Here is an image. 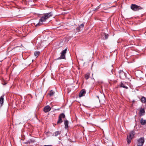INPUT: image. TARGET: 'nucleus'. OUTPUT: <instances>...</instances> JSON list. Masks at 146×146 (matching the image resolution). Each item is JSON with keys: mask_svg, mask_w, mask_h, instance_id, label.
<instances>
[{"mask_svg": "<svg viewBox=\"0 0 146 146\" xmlns=\"http://www.w3.org/2000/svg\"><path fill=\"white\" fill-rule=\"evenodd\" d=\"M144 137H141L137 141V144L138 146H142L143 145L144 142Z\"/></svg>", "mask_w": 146, "mask_h": 146, "instance_id": "39448f33", "label": "nucleus"}, {"mask_svg": "<svg viewBox=\"0 0 146 146\" xmlns=\"http://www.w3.org/2000/svg\"><path fill=\"white\" fill-rule=\"evenodd\" d=\"M52 12H50L44 14L40 19L39 22L35 26H39L41 25H42L43 22H45L47 19L50 17H52Z\"/></svg>", "mask_w": 146, "mask_h": 146, "instance_id": "f257e3e1", "label": "nucleus"}, {"mask_svg": "<svg viewBox=\"0 0 146 146\" xmlns=\"http://www.w3.org/2000/svg\"><path fill=\"white\" fill-rule=\"evenodd\" d=\"M64 123L65 125V128L66 129L68 127V120H66L64 121Z\"/></svg>", "mask_w": 146, "mask_h": 146, "instance_id": "4468645a", "label": "nucleus"}, {"mask_svg": "<svg viewBox=\"0 0 146 146\" xmlns=\"http://www.w3.org/2000/svg\"><path fill=\"white\" fill-rule=\"evenodd\" d=\"M135 134V132L133 131H132L129 133V135H127V141L128 143H130L132 139Z\"/></svg>", "mask_w": 146, "mask_h": 146, "instance_id": "f03ea898", "label": "nucleus"}, {"mask_svg": "<svg viewBox=\"0 0 146 146\" xmlns=\"http://www.w3.org/2000/svg\"><path fill=\"white\" fill-rule=\"evenodd\" d=\"M65 117V116L64 114L63 113L60 114L59 116L58 120L57 122V124L61 123L63 122L62 119V118H64Z\"/></svg>", "mask_w": 146, "mask_h": 146, "instance_id": "0eeeda50", "label": "nucleus"}, {"mask_svg": "<svg viewBox=\"0 0 146 146\" xmlns=\"http://www.w3.org/2000/svg\"><path fill=\"white\" fill-rule=\"evenodd\" d=\"M89 77V74H87L85 75V78L86 80H87L88 79Z\"/></svg>", "mask_w": 146, "mask_h": 146, "instance_id": "4be33fe9", "label": "nucleus"}, {"mask_svg": "<svg viewBox=\"0 0 146 146\" xmlns=\"http://www.w3.org/2000/svg\"><path fill=\"white\" fill-rule=\"evenodd\" d=\"M127 83L124 82H121L119 84V85L118 86V87H119L121 88H123L125 89H128V87L127 86ZM118 87H117V88Z\"/></svg>", "mask_w": 146, "mask_h": 146, "instance_id": "423d86ee", "label": "nucleus"}, {"mask_svg": "<svg viewBox=\"0 0 146 146\" xmlns=\"http://www.w3.org/2000/svg\"><path fill=\"white\" fill-rule=\"evenodd\" d=\"M140 123L141 125H144L146 124V120H144L142 118L140 120Z\"/></svg>", "mask_w": 146, "mask_h": 146, "instance_id": "ddd939ff", "label": "nucleus"}, {"mask_svg": "<svg viewBox=\"0 0 146 146\" xmlns=\"http://www.w3.org/2000/svg\"><path fill=\"white\" fill-rule=\"evenodd\" d=\"M101 36L103 39H107L109 36V35L105 33H102Z\"/></svg>", "mask_w": 146, "mask_h": 146, "instance_id": "1a4fd4ad", "label": "nucleus"}, {"mask_svg": "<svg viewBox=\"0 0 146 146\" xmlns=\"http://www.w3.org/2000/svg\"><path fill=\"white\" fill-rule=\"evenodd\" d=\"M54 93H55L52 90H51L48 93V94L50 96H53L54 95Z\"/></svg>", "mask_w": 146, "mask_h": 146, "instance_id": "aec40b11", "label": "nucleus"}, {"mask_svg": "<svg viewBox=\"0 0 146 146\" xmlns=\"http://www.w3.org/2000/svg\"><path fill=\"white\" fill-rule=\"evenodd\" d=\"M51 109V108L49 106L47 105L44 107L43 109V111L44 112L47 113Z\"/></svg>", "mask_w": 146, "mask_h": 146, "instance_id": "6e6552de", "label": "nucleus"}, {"mask_svg": "<svg viewBox=\"0 0 146 146\" xmlns=\"http://www.w3.org/2000/svg\"><path fill=\"white\" fill-rule=\"evenodd\" d=\"M40 54V52L36 51L35 52L34 55L36 56L37 57Z\"/></svg>", "mask_w": 146, "mask_h": 146, "instance_id": "412c9836", "label": "nucleus"}, {"mask_svg": "<svg viewBox=\"0 0 146 146\" xmlns=\"http://www.w3.org/2000/svg\"><path fill=\"white\" fill-rule=\"evenodd\" d=\"M4 98H3L1 96L0 98V104L2 106L3 103Z\"/></svg>", "mask_w": 146, "mask_h": 146, "instance_id": "f3484780", "label": "nucleus"}, {"mask_svg": "<svg viewBox=\"0 0 146 146\" xmlns=\"http://www.w3.org/2000/svg\"><path fill=\"white\" fill-rule=\"evenodd\" d=\"M67 49H65L64 50L62 51L60 53V56L59 57L57 58V60H59L61 59H65L66 58V52Z\"/></svg>", "mask_w": 146, "mask_h": 146, "instance_id": "7ed1b4c3", "label": "nucleus"}, {"mask_svg": "<svg viewBox=\"0 0 146 146\" xmlns=\"http://www.w3.org/2000/svg\"><path fill=\"white\" fill-rule=\"evenodd\" d=\"M131 9L133 11H137L142 9L140 6L135 4H132L131 7Z\"/></svg>", "mask_w": 146, "mask_h": 146, "instance_id": "20e7f679", "label": "nucleus"}, {"mask_svg": "<svg viewBox=\"0 0 146 146\" xmlns=\"http://www.w3.org/2000/svg\"><path fill=\"white\" fill-rule=\"evenodd\" d=\"M34 141L33 140L31 139H30L28 141H26L25 143L26 144H30L32 142H34Z\"/></svg>", "mask_w": 146, "mask_h": 146, "instance_id": "dca6fc26", "label": "nucleus"}, {"mask_svg": "<svg viewBox=\"0 0 146 146\" xmlns=\"http://www.w3.org/2000/svg\"><path fill=\"white\" fill-rule=\"evenodd\" d=\"M141 101L143 103H145L146 102V98L144 97H142L141 99Z\"/></svg>", "mask_w": 146, "mask_h": 146, "instance_id": "6ab92c4d", "label": "nucleus"}, {"mask_svg": "<svg viewBox=\"0 0 146 146\" xmlns=\"http://www.w3.org/2000/svg\"><path fill=\"white\" fill-rule=\"evenodd\" d=\"M119 77L120 78L125 76V73H124L123 70H119Z\"/></svg>", "mask_w": 146, "mask_h": 146, "instance_id": "9b49d317", "label": "nucleus"}, {"mask_svg": "<svg viewBox=\"0 0 146 146\" xmlns=\"http://www.w3.org/2000/svg\"><path fill=\"white\" fill-rule=\"evenodd\" d=\"M60 131H57L54 132L53 135L55 136H57L58 135L60 134Z\"/></svg>", "mask_w": 146, "mask_h": 146, "instance_id": "a211bd4d", "label": "nucleus"}, {"mask_svg": "<svg viewBox=\"0 0 146 146\" xmlns=\"http://www.w3.org/2000/svg\"><path fill=\"white\" fill-rule=\"evenodd\" d=\"M145 112V110L143 109H141L140 111V115H143L144 114Z\"/></svg>", "mask_w": 146, "mask_h": 146, "instance_id": "2eb2a0df", "label": "nucleus"}, {"mask_svg": "<svg viewBox=\"0 0 146 146\" xmlns=\"http://www.w3.org/2000/svg\"><path fill=\"white\" fill-rule=\"evenodd\" d=\"M84 25V23H83L81 24L79 26L76 28V30L79 31L81 29L83 28Z\"/></svg>", "mask_w": 146, "mask_h": 146, "instance_id": "f8f14e48", "label": "nucleus"}, {"mask_svg": "<svg viewBox=\"0 0 146 146\" xmlns=\"http://www.w3.org/2000/svg\"><path fill=\"white\" fill-rule=\"evenodd\" d=\"M86 93V91L85 90L83 89L81 91L79 94V96L80 97L84 96Z\"/></svg>", "mask_w": 146, "mask_h": 146, "instance_id": "9d476101", "label": "nucleus"}]
</instances>
